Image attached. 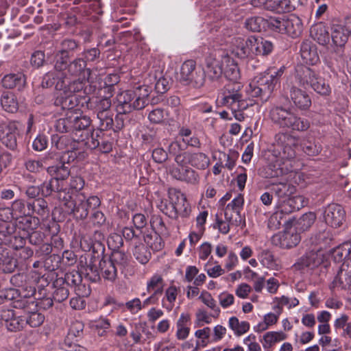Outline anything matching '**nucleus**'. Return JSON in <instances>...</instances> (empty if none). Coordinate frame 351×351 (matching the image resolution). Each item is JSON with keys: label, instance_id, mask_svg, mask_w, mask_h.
<instances>
[{"label": "nucleus", "instance_id": "51", "mask_svg": "<svg viewBox=\"0 0 351 351\" xmlns=\"http://www.w3.org/2000/svg\"><path fill=\"white\" fill-rule=\"evenodd\" d=\"M16 267V261L9 256L7 249L1 251V269L5 273H12Z\"/></svg>", "mask_w": 351, "mask_h": 351}, {"label": "nucleus", "instance_id": "24", "mask_svg": "<svg viewBox=\"0 0 351 351\" xmlns=\"http://www.w3.org/2000/svg\"><path fill=\"white\" fill-rule=\"evenodd\" d=\"M171 200L174 201L176 219L179 217L182 218L189 217L191 211V206L184 194L176 191V193L171 195Z\"/></svg>", "mask_w": 351, "mask_h": 351}, {"label": "nucleus", "instance_id": "29", "mask_svg": "<svg viewBox=\"0 0 351 351\" xmlns=\"http://www.w3.org/2000/svg\"><path fill=\"white\" fill-rule=\"evenodd\" d=\"M317 75L316 72L312 69L306 66H300L296 69L295 79L299 85L311 86L316 80Z\"/></svg>", "mask_w": 351, "mask_h": 351}, {"label": "nucleus", "instance_id": "27", "mask_svg": "<svg viewBox=\"0 0 351 351\" xmlns=\"http://www.w3.org/2000/svg\"><path fill=\"white\" fill-rule=\"evenodd\" d=\"M300 55L303 62L306 64L315 65L319 62L316 47L308 40L301 44Z\"/></svg>", "mask_w": 351, "mask_h": 351}, {"label": "nucleus", "instance_id": "60", "mask_svg": "<svg viewBox=\"0 0 351 351\" xmlns=\"http://www.w3.org/2000/svg\"><path fill=\"white\" fill-rule=\"evenodd\" d=\"M311 87L316 93L322 95H328L330 93V86L325 82L324 79L318 75L316 76V80L312 83Z\"/></svg>", "mask_w": 351, "mask_h": 351}, {"label": "nucleus", "instance_id": "2", "mask_svg": "<svg viewBox=\"0 0 351 351\" xmlns=\"http://www.w3.org/2000/svg\"><path fill=\"white\" fill-rule=\"evenodd\" d=\"M63 195V205L67 212L73 214L77 219H85L88 215L89 209L95 210L101 204L100 199L96 195L86 197L84 193H78L73 199L71 194Z\"/></svg>", "mask_w": 351, "mask_h": 351}, {"label": "nucleus", "instance_id": "31", "mask_svg": "<svg viewBox=\"0 0 351 351\" xmlns=\"http://www.w3.org/2000/svg\"><path fill=\"white\" fill-rule=\"evenodd\" d=\"M176 193V191H169L168 197H160L156 202V207L165 215L176 219L174 211V201L171 200V195Z\"/></svg>", "mask_w": 351, "mask_h": 351}, {"label": "nucleus", "instance_id": "64", "mask_svg": "<svg viewBox=\"0 0 351 351\" xmlns=\"http://www.w3.org/2000/svg\"><path fill=\"white\" fill-rule=\"evenodd\" d=\"M55 291L53 293V299L58 302H62L68 298L69 295V289L65 285L55 286Z\"/></svg>", "mask_w": 351, "mask_h": 351}, {"label": "nucleus", "instance_id": "9", "mask_svg": "<svg viewBox=\"0 0 351 351\" xmlns=\"http://www.w3.org/2000/svg\"><path fill=\"white\" fill-rule=\"evenodd\" d=\"M271 76L265 71L254 78L246 88V93L249 97L258 99L262 102L267 101L276 87Z\"/></svg>", "mask_w": 351, "mask_h": 351}, {"label": "nucleus", "instance_id": "61", "mask_svg": "<svg viewBox=\"0 0 351 351\" xmlns=\"http://www.w3.org/2000/svg\"><path fill=\"white\" fill-rule=\"evenodd\" d=\"M79 47L77 42L74 39L66 38L61 41L60 43V49L58 52L61 54L67 55L69 56V53L74 52Z\"/></svg>", "mask_w": 351, "mask_h": 351}, {"label": "nucleus", "instance_id": "43", "mask_svg": "<svg viewBox=\"0 0 351 351\" xmlns=\"http://www.w3.org/2000/svg\"><path fill=\"white\" fill-rule=\"evenodd\" d=\"M27 206L28 208L27 214L32 212L40 217H45L49 213L47 204L43 199H37L33 200L32 202H28Z\"/></svg>", "mask_w": 351, "mask_h": 351}, {"label": "nucleus", "instance_id": "8", "mask_svg": "<svg viewBox=\"0 0 351 351\" xmlns=\"http://www.w3.org/2000/svg\"><path fill=\"white\" fill-rule=\"evenodd\" d=\"M69 56L56 52L55 55V64L53 70L47 73L43 77L42 86L49 88L53 86L56 89H62L64 87V79L66 73L64 72L68 69V60Z\"/></svg>", "mask_w": 351, "mask_h": 351}, {"label": "nucleus", "instance_id": "36", "mask_svg": "<svg viewBox=\"0 0 351 351\" xmlns=\"http://www.w3.org/2000/svg\"><path fill=\"white\" fill-rule=\"evenodd\" d=\"M82 281V277L80 273L77 270H72L65 274L64 278L57 279L53 285L56 287L58 285H65L66 286H73L78 287L80 285Z\"/></svg>", "mask_w": 351, "mask_h": 351}, {"label": "nucleus", "instance_id": "20", "mask_svg": "<svg viewBox=\"0 0 351 351\" xmlns=\"http://www.w3.org/2000/svg\"><path fill=\"white\" fill-rule=\"evenodd\" d=\"M255 36H251L247 39L236 38L234 42L232 53L239 58H245L254 55Z\"/></svg>", "mask_w": 351, "mask_h": 351}, {"label": "nucleus", "instance_id": "63", "mask_svg": "<svg viewBox=\"0 0 351 351\" xmlns=\"http://www.w3.org/2000/svg\"><path fill=\"white\" fill-rule=\"evenodd\" d=\"M150 225L152 230L163 234L167 232V228L160 215L154 214L151 216Z\"/></svg>", "mask_w": 351, "mask_h": 351}, {"label": "nucleus", "instance_id": "53", "mask_svg": "<svg viewBox=\"0 0 351 351\" xmlns=\"http://www.w3.org/2000/svg\"><path fill=\"white\" fill-rule=\"evenodd\" d=\"M351 252V246L349 243H344L335 248L332 252V258L335 262H341L350 260L348 258Z\"/></svg>", "mask_w": 351, "mask_h": 351}, {"label": "nucleus", "instance_id": "5", "mask_svg": "<svg viewBox=\"0 0 351 351\" xmlns=\"http://www.w3.org/2000/svg\"><path fill=\"white\" fill-rule=\"evenodd\" d=\"M181 150V145L178 141L171 143L169 146V154L175 156V162L179 167L191 165L197 169H205L209 166L210 160L205 154L189 152L180 153Z\"/></svg>", "mask_w": 351, "mask_h": 351}, {"label": "nucleus", "instance_id": "49", "mask_svg": "<svg viewBox=\"0 0 351 351\" xmlns=\"http://www.w3.org/2000/svg\"><path fill=\"white\" fill-rule=\"evenodd\" d=\"M1 107L8 112L14 113L17 111L18 103L12 93H3L1 96Z\"/></svg>", "mask_w": 351, "mask_h": 351}, {"label": "nucleus", "instance_id": "18", "mask_svg": "<svg viewBox=\"0 0 351 351\" xmlns=\"http://www.w3.org/2000/svg\"><path fill=\"white\" fill-rule=\"evenodd\" d=\"M324 218L326 223L331 227H339L345 219L346 213L343 208L337 204H328L324 208Z\"/></svg>", "mask_w": 351, "mask_h": 351}, {"label": "nucleus", "instance_id": "50", "mask_svg": "<svg viewBox=\"0 0 351 351\" xmlns=\"http://www.w3.org/2000/svg\"><path fill=\"white\" fill-rule=\"evenodd\" d=\"M199 299L212 311L211 315L213 317H219L221 312L220 308L209 292L203 291L199 295Z\"/></svg>", "mask_w": 351, "mask_h": 351}, {"label": "nucleus", "instance_id": "19", "mask_svg": "<svg viewBox=\"0 0 351 351\" xmlns=\"http://www.w3.org/2000/svg\"><path fill=\"white\" fill-rule=\"evenodd\" d=\"M298 206L278 205L277 210L271 215L268 221V227L271 230H278L282 223H286L288 220L286 216L289 214L298 210Z\"/></svg>", "mask_w": 351, "mask_h": 351}, {"label": "nucleus", "instance_id": "59", "mask_svg": "<svg viewBox=\"0 0 351 351\" xmlns=\"http://www.w3.org/2000/svg\"><path fill=\"white\" fill-rule=\"evenodd\" d=\"M133 254L135 258L141 264H146L151 258V252L143 244L135 246Z\"/></svg>", "mask_w": 351, "mask_h": 351}, {"label": "nucleus", "instance_id": "26", "mask_svg": "<svg viewBox=\"0 0 351 351\" xmlns=\"http://www.w3.org/2000/svg\"><path fill=\"white\" fill-rule=\"evenodd\" d=\"M171 174L177 180L185 181L191 184L197 182L199 178L197 172L187 165L172 168L171 170Z\"/></svg>", "mask_w": 351, "mask_h": 351}, {"label": "nucleus", "instance_id": "16", "mask_svg": "<svg viewBox=\"0 0 351 351\" xmlns=\"http://www.w3.org/2000/svg\"><path fill=\"white\" fill-rule=\"evenodd\" d=\"M226 54V53L225 51H218L215 54H210L206 57V72L210 80H217L223 74V66L225 64V62L223 60Z\"/></svg>", "mask_w": 351, "mask_h": 351}, {"label": "nucleus", "instance_id": "28", "mask_svg": "<svg viewBox=\"0 0 351 351\" xmlns=\"http://www.w3.org/2000/svg\"><path fill=\"white\" fill-rule=\"evenodd\" d=\"M1 319L4 320V326L8 330L11 332L20 330L24 325V319L16 317L13 311L8 309L1 311Z\"/></svg>", "mask_w": 351, "mask_h": 351}, {"label": "nucleus", "instance_id": "17", "mask_svg": "<svg viewBox=\"0 0 351 351\" xmlns=\"http://www.w3.org/2000/svg\"><path fill=\"white\" fill-rule=\"evenodd\" d=\"M330 288L351 291V260L343 262L337 274L331 283Z\"/></svg>", "mask_w": 351, "mask_h": 351}, {"label": "nucleus", "instance_id": "15", "mask_svg": "<svg viewBox=\"0 0 351 351\" xmlns=\"http://www.w3.org/2000/svg\"><path fill=\"white\" fill-rule=\"evenodd\" d=\"M351 36V17L341 23L333 24L331 27V39L335 46L343 47Z\"/></svg>", "mask_w": 351, "mask_h": 351}, {"label": "nucleus", "instance_id": "33", "mask_svg": "<svg viewBox=\"0 0 351 351\" xmlns=\"http://www.w3.org/2000/svg\"><path fill=\"white\" fill-rule=\"evenodd\" d=\"M311 35L315 40L322 45H325L330 41L328 28L322 23L315 24L311 27Z\"/></svg>", "mask_w": 351, "mask_h": 351}, {"label": "nucleus", "instance_id": "35", "mask_svg": "<svg viewBox=\"0 0 351 351\" xmlns=\"http://www.w3.org/2000/svg\"><path fill=\"white\" fill-rule=\"evenodd\" d=\"M223 73L230 81H236L240 77L237 63L226 53L224 57Z\"/></svg>", "mask_w": 351, "mask_h": 351}, {"label": "nucleus", "instance_id": "58", "mask_svg": "<svg viewBox=\"0 0 351 351\" xmlns=\"http://www.w3.org/2000/svg\"><path fill=\"white\" fill-rule=\"evenodd\" d=\"M98 120V130L101 132L111 130L113 127L112 113H103L96 114Z\"/></svg>", "mask_w": 351, "mask_h": 351}, {"label": "nucleus", "instance_id": "62", "mask_svg": "<svg viewBox=\"0 0 351 351\" xmlns=\"http://www.w3.org/2000/svg\"><path fill=\"white\" fill-rule=\"evenodd\" d=\"M44 320L45 316L38 311L29 312L25 317L26 323L31 327L40 326Z\"/></svg>", "mask_w": 351, "mask_h": 351}, {"label": "nucleus", "instance_id": "4", "mask_svg": "<svg viewBox=\"0 0 351 351\" xmlns=\"http://www.w3.org/2000/svg\"><path fill=\"white\" fill-rule=\"evenodd\" d=\"M300 145V138L289 132H279L275 136L271 150L277 162H291L296 156V149Z\"/></svg>", "mask_w": 351, "mask_h": 351}, {"label": "nucleus", "instance_id": "47", "mask_svg": "<svg viewBox=\"0 0 351 351\" xmlns=\"http://www.w3.org/2000/svg\"><path fill=\"white\" fill-rule=\"evenodd\" d=\"M77 97L73 94L64 95L62 93L58 96L55 101L57 106H60L62 109L71 110L77 105Z\"/></svg>", "mask_w": 351, "mask_h": 351}, {"label": "nucleus", "instance_id": "44", "mask_svg": "<svg viewBox=\"0 0 351 351\" xmlns=\"http://www.w3.org/2000/svg\"><path fill=\"white\" fill-rule=\"evenodd\" d=\"M40 224V219L38 217L31 215H25L22 217L19 221V228L26 232L27 234L30 233L36 230Z\"/></svg>", "mask_w": 351, "mask_h": 351}, {"label": "nucleus", "instance_id": "42", "mask_svg": "<svg viewBox=\"0 0 351 351\" xmlns=\"http://www.w3.org/2000/svg\"><path fill=\"white\" fill-rule=\"evenodd\" d=\"M108 260L122 271L129 265L130 256L121 250H115L112 252Z\"/></svg>", "mask_w": 351, "mask_h": 351}, {"label": "nucleus", "instance_id": "40", "mask_svg": "<svg viewBox=\"0 0 351 351\" xmlns=\"http://www.w3.org/2000/svg\"><path fill=\"white\" fill-rule=\"evenodd\" d=\"M253 49L254 55L265 56L271 53L274 46L271 41L255 36V43Z\"/></svg>", "mask_w": 351, "mask_h": 351}, {"label": "nucleus", "instance_id": "54", "mask_svg": "<svg viewBox=\"0 0 351 351\" xmlns=\"http://www.w3.org/2000/svg\"><path fill=\"white\" fill-rule=\"evenodd\" d=\"M316 215L314 213H306L304 214L298 221L297 229L304 232L308 230L315 223Z\"/></svg>", "mask_w": 351, "mask_h": 351}, {"label": "nucleus", "instance_id": "48", "mask_svg": "<svg viewBox=\"0 0 351 351\" xmlns=\"http://www.w3.org/2000/svg\"><path fill=\"white\" fill-rule=\"evenodd\" d=\"M229 328L236 336H241L250 330V324L246 321L239 322L237 317H231L228 321Z\"/></svg>", "mask_w": 351, "mask_h": 351}, {"label": "nucleus", "instance_id": "32", "mask_svg": "<svg viewBox=\"0 0 351 351\" xmlns=\"http://www.w3.org/2000/svg\"><path fill=\"white\" fill-rule=\"evenodd\" d=\"M112 106L110 97H104L101 98H95L90 100L88 103V107L93 110L96 114L111 112Z\"/></svg>", "mask_w": 351, "mask_h": 351}, {"label": "nucleus", "instance_id": "46", "mask_svg": "<svg viewBox=\"0 0 351 351\" xmlns=\"http://www.w3.org/2000/svg\"><path fill=\"white\" fill-rule=\"evenodd\" d=\"M258 258L261 265L265 267L274 270H278L279 268L278 260L274 258L273 254L269 250L262 251L259 254Z\"/></svg>", "mask_w": 351, "mask_h": 351}, {"label": "nucleus", "instance_id": "22", "mask_svg": "<svg viewBox=\"0 0 351 351\" xmlns=\"http://www.w3.org/2000/svg\"><path fill=\"white\" fill-rule=\"evenodd\" d=\"M300 236L295 230H287L279 232L273 237L272 241L282 248H291L296 246L300 241Z\"/></svg>", "mask_w": 351, "mask_h": 351}, {"label": "nucleus", "instance_id": "30", "mask_svg": "<svg viewBox=\"0 0 351 351\" xmlns=\"http://www.w3.org/2000/svg\"><path fill=\"white\" fill-rule=\"evenodd\" d=\"M3 133L5 135L1 138V142L5 147L11 150H14L17 146L16 135L18 130L14 122H10L3 128Z\"/></svg>", "mask_w": 351, "mask_h": 351}, {"label": "nucleus", "instance_id": "57", "mask_svg": "<svg viewBox=\"0 0 351 351\" xmlns=\"http://www.w3.org/2000/svg\"><path fill=\"white\" fill-rule=\"evenodd\" d=\"M178 290L175 286H171L167 289L165 291V298L168 303H167L165 300V298H163L162 300V307L165 308L169 311H171L174 306V302L176 300Z\"/></svg>", "mask_w": 351, "mask_h": 351}, {"label": "nucleus", "instance_id": "10", "mask_svg": "<svg viewBox=\"0 0 351 351\" xmlns=\"http://www.w3.org/2000/svg\"><path fill=\"white\" fill-rule=\"evenodd\" d=\"M91 122L90 117L79 112L70 111L65 117L58 119L55 126L59 132H73L86 130Z\"/></svg>", "mask_w": 351, "mask_h": 351}, {"label": "nucleus", "instance_id": "23", "mask_svg": "<svg viewBox=\"0 0 351 351\" xmlns=\"http://www.w3.org/2000/svg\"><path fill=\"white\" fill-rule=\"evenodd\" d=\"M41 192L45 196L50 195L53 192L58 193V199L63 203L64 195L70 194L66 191V188L64 186V182L59 181L53 178H51L49 181L44 182L41 184Z\"/></svg>", "mask_w": 351, "mask_h": 351}, {"label": "nucleus", "instance_id": "37", "mask_svg": "<svg viewBox=\"0 0 351 351\" xmlns=\"http://www.w3.org/2000/svg\"><path fill=\"white\" fill-rule=\"evenodd\" d=\"M287 339V335L282 331H271L266 332L263 337L262 344L267 351L277 342Z\"/></svg>", "mask_w": 351, "mask_h": 351}, {"label": "nucleus", "instance_id": "52", "mask_svg": "<svg viewBox=\"0 0 351 351\" xmlns=\"http://www.w3.org/2000/svg\"><path fill=\"white\" fill-rule=\"evenodd\" d=\"M147 291L160 295L163 291V278L160 275H154L147 282Z\"/></svg>", "mask_w": 351, "mask_h": 351}, {"label": "nucleus", "instance_id": "13", "mask_svg": "<svg viewBox=\"0 0 351 351\" xmlns=\"http://www.w3.org/2000/svg\"><path fill=\"white\" fill-rule=\"evenodd\" d=\"M242 86L238 82H229L226 84L219 92L217 101L219 105L227 106L230 108L240 99Z\"/></svg>", "mask_w": 351, "mask_h": 351}, {"label": "nucleus", "instance_id": "55", "mask_svg": "<svg viewBox=\"0 0 351 351\" xmlns=\"http://www.w3.org/2000/svg\"><path fill=\"white\" fill-rule=\"evenodd\" d=\"M267 9L276 12H289L291 11L288 0H269Z\"/></svg>", "mask_w": 351, "mask_h": 351}, {"label": "nucleus", "instance_id": "14", "mask_svg": "<svg viewBox=\"0 0 351 351\" xmlns=\"http://www.w3.org/2000/svg\"><path fill=\"white\" fill-rule=\"evenodd\" d=\"M244 199L242 195L239 194L235 197L225 208V219L234 226H239L245 224L241 215V211L243 209Z\"/></svg>", "mask_w": 351, "mask_h": 351}, {"label": "nucleus", "instance_id": "38", "mask_svg": "<svg viewBox=\"0 0 351 351\" xmlns=\"http://www.w3.org/2000/svg\"><path fill=\"white\" fill-rule=\"evenodd\" d=\"M47 171L49 175L54 176V179L62 181L63 182L70 174L69 167L64 162H60L56 165L50 166L47 169Z\"/></svg>", "mask_w": 351, "mask_h": 351}, {"label": "nucleus", "instance_id": "6", "mask_svg": "<svg viewBox=\"0 0 351 351\" xmlns=\"http://www.w3.org/2000/svg\"><path fill=\"white\" fill-rule=\"evenodd\" d=\"M271 191L278 197V205L295 206L300 209L306 204L303 196L294 195L296 187L287 181L272 183Z\"/></svg>", "mask_w": 351, "mask_h": 351}, {"label": "nucleus", "instance_id": "34", "mask_svg": "<svg viewBox=\"0 0 351 351\" xmlns=\"http://www.w3.org/2000/svg\"><path fill=\"white\" fill-rule=\"evenodd\" d=\"M101 275L105 280L114 282L118 276V268L108 259H102L99 262Z\"/></svg>", "mask_w": 351, "mask_h": 351}, {"label": "nucleus", "instance_id": "7", "mask_svg": "<svg viewBox=\"0 0 351 351\" xmlns=\"http://www.w3.org/2000/svg\"><path fill=\"white\" fill-rule=\"evenodd\" d=\"M267 23L269 29L281 34H287L291 37L299 36L303 29L302 21L295 14L282 17L270 16Z\"/></svg>", "mask_w": 351, "mask_h": 351}, {"label": "nucleus", "instance_id": "56", "mask_svg": "<svg viewBox=\"0 0 351 351\" xmlns=\"http://www.w3.org/2000/svg\"><path fill=\"white\" fill-rule=\"evenodd\" d=\"M267 19H264L261 16H253L245 21V27L252 32H261L265 25H267Z\"/></svg>", "mask_w": 351, "mask_h": 351}, {"label": "nucleus", "instance_id": "11", "mask_svg": "<svg viewBox=\"0 0 351 351\" xmlns=\"http://www.w3.org/2000/svg\"><path fill=\"white\" fill-rule=\"evenodd\" d=\"M205 73L197 69L196 62L193 60H187L181 65L179 81L184 86L193 88H201L205 84Z\"/></svg>", "mask_w": 351, "mask_h": 351}, {"label": "nucleus", "instance_id": "41", "mask_svg": "<svg viewBox=\"0 0 351 351\" xmlns=\"http://www.w3.org/2000/svg\"><path fill=\"white\" fill-rule=\"evenodd\" d=\"M25 83V76L21 73H10L1 79V84L6 88H13Z\"/></svg>", "mask_w": 351, "mask_h": 351}, {"label": "nucleus", "instance_id": "25", "mask_svg": "<svg viewBox=\"0 0 351 351\" xmlns=\"http://www.w3.org/2000/svg\"><path fill=\"white\" fill-rule=\"evenodd\" d=\"M68 73L74 77H81L82 79H89L90 70L86 68V60L82 58H79L71 61L68 66Z\"/></svg>", "mask_w": 351, "mask_h": 351}, {"label": "nucleus", "instance_id": "39", "mask_svg": "<svg viewBox=\"0 0 351 351\" xmlns=\"http://www.w3.org/2000/svg\"><path fill=\"white\" fill-rule=\"evenodd\" d=\"M160 234L154 230H147L144 233L145 242L154 251H159L162 248V238Z\"/></svg>", "mask_w": 351, "mask_h": 351}, {"label": "nucleus", "instance_id": "45", "mask_svg": "<svg viewBox=\"0 0 351 351\" xmlns=\"http://www.w3.org/2000/svg\"><path fill=\"white\" fill-rule=\"evenodd\" d=\"M88 79H82L77 77V80H73L68 84L66 83V78L64 79V87L62 89H58V90H62L63 94H73L78 93L83 90L85 84V82Z\"/></svg>", "mask_w": 351, "mask_h": 351}, {"label": "nucleus", "instance_id": "21", "mask_svg": "<svg viewBox=\"0 0 351 351\" xmlns=\"http://www.w3.org/2000/svg\"><path fill=\"white\" fill-rule=\"evenodd\" d=\"M289 97L294 106L300 110H306L311 106L310 95L304 90H302L295 85L290 87Z\"/></svg>", "mask_w": 351, "mask_h": 351}, {"label": "nucleus", "instance_id": "3", "mask_svg": "<svg viewBox=\"0 0 351 351\" xmlns=\"http://www.w3.org/2000/svg\"><path fill=\"white\" fill-rule=\"evenodd\" d=\"M269 116L271 121L282 128L306 132L311 126L308 119L298 117L290 109H286L282 106L273 107L270 110Z\"/></svg>", "mask_w": 351, "mask_h": 351}, {"label": "nucleus", "instance_id": "12", "mask_svg": "<svg viewBox=\"0 0 351 351\" xmlns=\"http://www.w3.org/2000/svg\"><path fill=\"white\" fill-rule=\"evenodd\" d=\"M1 211H3L5 215H7L5 219H1L4 221L1 223V232H3V229H6L8 233V235L4 234L3 242L14 250L23 248L25 245V239L23 237L17 235L15 233L12 234L14 227L12 224L8 222V220L14 217L11 209L9 208H1Z\"/></svg>", "mask_w": 351, "mask_h": 351}, {"label": "nucleus", "instance_id": "1", "mask_svg": "<svg viewBox=\"0 0 351 351\" xmlns=\"http://www.w3.org/2000/svg\"><path fill=\"white\" fill-rule=\"evenodd\" d=\"M149 94V87L145 85L119 93L114 102L117 112L128 114L144 108L148 104Z\"/></svg>", "mask_w": 351, "mask_h": 351}]
</instances>
